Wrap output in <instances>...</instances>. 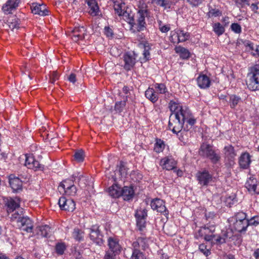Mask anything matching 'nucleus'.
Instances as JSON below:
<instances>
[{"label":"nucleus","instance_id":"28","mask_svg":"<svg viewBox=\"0 0 259 259\" xmlns=\"http://www.w3.org/2000/svg\"><path fill=\"white\" fill-rule=\"evenodd\" d=\"M135 194L133 186H124L122 188L121 196L124 200L128 201L133 199Z\"/></svg>","mask_w":259,"mask_h":259},{"label":"nucleus","instance_id":"20","mask_svg":"<svg viewBox=\"0 0 259 259\" xmlns=\"http://www.w3.org/2000/svg\"><path fill=\"white\" fill-rule=\"evenodd\" d=\"M141 236L138 237L137 240L132 243V247L145 250L149 246V239L145 236V233L141 234Z\"/></svg>","mask_w":259,"mask_h":259},{"label":"nucleus","instance_id":"35","mask_svg":"<svg viewBox=\"0 0 259 259\" xmlns=\"http://www.w3.org/2000/svg\"><path fill=\"white\" fill-rule=\"evenodd\" d=\"M84 232L78 228H75L72 233V237L74 239L78 242L82 241L84 239Z\"/></svg>","mask_w":259,"mask_h":259},{"label":"nucleus","instance_id":"4","mask_svg":"<svg viewBox=\"0 0 259 259\" xmlns=\"http://www.w3.org/2000/svg\"><path fill=\"white\" fill-rule=\"evenodd\" d=\"M138 19L137 23L134 25L136 26V28L138 31H142L145 30L146 28V23L145 21V18L148 15V7L146 3L144 2H140L138 5Z\"/></svg>","mask_w":259,"mask_h":259},{"label":"nucleus","instance_id":"21","mask_svg":"<svg viewBox=\"0 0 259 259\" xmlns=\"http://www.w3.org/2000/svg\"><path fill=\"white\" fill-rule=\"evenodd\" d=\"M21 0H8L3 5L2 10L5 14H9L15 10L21 3Z\"/></svg>","mask_w":259,"mask_h":259},{"label":"nucleus","instance_id":"34","mask_svg":"<svg viewBox=\"0 0 259 259\" xmlns=\"http://www.w3.org/2000/svg\"><path fill=\"white\" fill-rule=\"evenodd\" d=\"M51 228L48 225L41 226L37 227V234L42 237H49L51 233Z\"/></svg>","mask_w":259,"mask_h":259},{"label":"nucleus","instance_id":"54","mask_svg":"<svg viewBox=\"0 0 259 259\" xmlns=\"http://www.w3.org/2000/svg\"><path fill=\"white\" fill-rule=\"evenodd\" d=\"M222 15V12L219 9H211L208 13L209 17H217Z\"/></svg>","mask_w":259,"mask_h":259},{"label":"nucleus","instance_id":"5","mask_svg":"<svg viewBox=\"0 0 259 259\" xmlns=\"http://www.w3.org/2000/svg\"><path fill=\"white\" fill-rule=\"evenodd\" d=\"M199 154L203 157L209 159L214 164L217 163L220 159L219 154L215 152L213 146L206 143L201 144L199 150Z\"/></svg>","mask_w":259,"mask_h":259},{"label":"nucleus","instance_id":"50","mask_svg":"<svg viewBox=\"0 0 259 259\" xmlns=\"http://www.w3.org/2000/svg\"><path fill=\"white\" fill-rule=\"evenodd\" d=\"M199 249L206 256H208L211 253L210 247L209 246L208 247L204 243H202L199 245Z\"/></svg>","mask_w":259,"mask_h":259},{"label":"nucleus","instance_id":"58","mask_svg":"<svg viewBox=\"0 0 259 259\" xmlns=\"http://www.w3.org/2000/svg\"><path fill=\"white\" fill-rule=\"evenodd\" d=\"M231 30L235 33L240 34L242 31L241 26L237 23H232L231 25Z\"/></svg>","mask_w":259,"mask_h":259},{"label":"nucleus","instance_id":"6","mask_svg":"<svg viewBox=\"0 0 259 259\" xmlns=\"http://www.w3.org/2000/svg\"><path fill=\"white\" fill-rule=\"evenodd\" d=\"M250 71L252 76L247 83V87L252 91L259 90V60L250 68Z\"/></svg>","mask_w":259,"mask_h":259},{"label":"nucleus","instance_id":"41","mask_svg":"<svg viewBox=\"0 0 259 259\" xmlns=\"http://www.w3.org/2000/svg\"><path fill=\"white\" fill-rule=\"evenodd\" d=\"M137 221V226L138 229V230L140 231V234H143V233H146V219H136Z\"/></svg>","mask_w":259,"mask_h":259},{"label":"nucleus","instance_id":"53","mask_svg":"<svg viewBox=\"0 0 259 259\" xmlns=\"http://www.w3.org/2000/svg\"><path fill=\"white\" fill-rule=\"evenodd\" d=\"M114 4V9L115 12H119L122 6H124L125 3L123 0H111Z\"/></svg>","mask_w":259,"mask_h":259},{"label":"nucleus","instance_id":"29","mask_svg":"<svg viewBox=\"0 0 259 259\" xmlns=\"http://www.w3.org/2000/svg\"><path fill=\"white\" fill-rule=\"evenodd\" d=\"M198 85L201 89H206L210 85V78L206 75L200 74L197 78Z\"/></svg>","mask_w":259,"mask_h":259},{"label":"nucleus","instance_id":"62","mask_svg":"<svg viewBox=\"0 0 259 259\" xmlns=\"http://www.w3.org/2000/svg\"><path fill=\"white\" fill-rule=\"evenodd\" d=\"M215 243L217 244H221L225 243V237H222L221 235H216L215 237L213 238Z\"/></svg>","mask_w":259,"mask_h":259},{"label":"nucleus","instance_id":"1","mask_svg":"<svg viewBox=\"0 0 259 259\" xmlns=\"http://www.w3.org/2000/svg\"><path fill=\"white\" fill-rule=\"evenodd\" d=\"M168 107L175 117L178 118L184 123L187 122L191 127L196 123V119L187 106H182L178 101L171 100L168 103Z\"/></svg>","mask_w":259,"mask_h":259},{"label":"nucleus","instance_id":"45","mask_svg":"<svg viewBox=\"0 0 259 259\" xmlns=\"http://www.w3.org/2000/svg\"><path fill=\"white\" fill-rule=\"evenodd\" d=\"M147 217V211L145 209L140 208L138 209L135 213L136 219H146Z\"/></svg>","mask_w":259,"mask_h":259},{"label":"nucleus","instance_id":"30","mask_svg":"<svg viewBox=\"0 0 259 259\" xmlns=\"http://www.w3.org/2000/svg\"><path fill=\"white\" fill-rule=\"evenodd\" d=\"M175 51L182 59L187 60L190 57L191 54L189 51L183 47L177 46L175 48Z\"/></svg>","mask_w":259,"mask_h":259},{"label":"nucleus","instance_id":"60","mask_svg":"<svg viewBox=\"0 0 259 259\" xmlns=\"http://www.w3.org/2000/svg\"><path fill=\"white\" fill-rule=\"evenodd\" d=\"M250 0H235V3L239 8H243L246 6H249Z\"/></svg>","mask_w":259,"mask_h":259},{"label":"nucleus","instance_id":"12","mask_svg":"<svg viewBox=\"0 0 259 259\" xmlns=\"http://www.w3.org/2000/svg\"><path fill=\"white\" fill-rule=\"evenodd\" d=\"M58 204L61 210L72 212L75 208V203L72 199H66L61 197L59 199Z\"/></svg>","mask_w":259,"mask_h":259},{"label":"nucleus","instance_id":"26","mask_svg":"<svg viewBox=\"0 0 259 259\" xmlns=\"http://www.w3.org/2000/svg\"><path fill=\"white\" fill-rule=\"evenodd\" d=\"M251 156L248 152L242 153L239 160V165L242 168L247 169L251 163Z\"/></svg>","mask_w":259,"mask_h":259},{"label":"nucleus","instance_id":"9","mask_svg":"<svg viewBox=\"0 0 259 259\" xmlns=\"http://www.w3.org/2000/svg\"><path fill=\"white\" fill-rule=\"evenodd\" d=\"M184 124V122L181 120L175 117L173 114H170L168 122V127L174 133L178 134L180 133L182 134L183 132H182V128Z\"/></svg>","mask_w":259,"mask_h":259},{"label":"nucleus","instance_id":"46","mask_svg":"<svg viewBox=\"0 0 259 259\" xmlns=\"http://www.w3.org/2000/svg\"><path fill=\"white\" fill-rule=\"evenodd\" d=\"M248 46L251 51V53L252 56L259 57V45H254L253 43H249Z\"/></svg>","mask_w":259,"mask_h":259},{"label":"nucleus","instance_id":"55","mask_svg":"<svg viewBox=\"0 0 259 259\" xmlns=\"http://www.w3.org/2000/svg\"><path fill=\"white\" fill-rule=\"evenodd\" d=\"M77 188L76 186L72 187V188H69L68 190L65 191L64 192V194L69 196H74L76 195L77 193Z\"/></svg>","mask_w":259,"mask_h":259},{"label":"nucleus","instance_id":"24","mask_svg":"<svg viewBox=\"0 0 259 259\" xmlns=\"http://www.w3.org/2000/svg\"><path fill=\"white\" fill-rule=\"evenodd\" d=\"M245 187L250 193L259 194V182L256 179L250 178L245 183Z\"/></svg>","mask_w":259,"mask_h":259},{"label":"nucleus","instance_id":"49","mask_svg":"<svg viewBox=\"0 0 259 259\" xmlns=\"http://www.w3.org/2000/svg\"><path fill=\"white\" fill-rule=\"evenodd\" d=\"M130 177L134 182H139L143 178L142 175L138 170H133L130 174Z\"/></svg>","mask_w":259,"mask_h":259},{"label":"nucleus","instance_id":"19","mask_svg":"<svg viewBox=\"0 0 259 259\" xmlns=\"http://www.w3.org/2000/svg\"><path fill=\"white\" fill-rule=\"evenodd\" d=\"M71 32L72 39L74 41L77 42L84 38L87 33V28L84 26L75 27Z\"/></svg>","mask_w":259,"mask_h":259},{"label":"nucleus","instance_id":"47","mask_svg":"<svg viewBox=\"0 0 259 259\" xmlns=\"http://www.w3.org/2000/svg\"><path fill=\"white\" fill-rule=\"evenodd\" d=\"M73 156V160L78 163L83 162L84 159L83 152L82 150H78L75 152Z\"/></svg>","mask_w":259,"mask_h":259},{"label":"nucleus","instance_id":"2","mask_svg":"<svg viewBox=\"0 0 259 259\" xmlns=\"http://www.w3.org/2000/svg\"><path fill=\"white\" fill-rule=\"evenodd\" d=\"M246 217L247 214L245 212L239 211L230 218L228 221L231 229L239 233L245 232L248 227Z\"/></svg>","mask_w":259,"mask_h":259},{"label":"nucleus","instance_id":"42","mask_svg":"<svg viewBox=\"0 0 259 259\" xmlns=\"http://www.w3.org/2000/svg\"><path fill=\"white\" fill-rule=\"evenodd\" d=\"M212 28L213 31L218 36L223 34L225 30L224 27L219 22L214 23Z\"/></svg>","mask_w":259,"mask_h":259},{"label":"nucleus","instance_id":"23","mask_svg":"<svg viewBox=\"0 0 259 259\" xmlns=\"http://www.w3.org/2000/svg\"><path fill=\"white\" fill-rule=\"evenodd\" d=\"M9 184L13 192H18L22 190V181L13 175H11L9 177Z\"/></svg>","mask_w":259,"mask_h":259},{"label":"nucleus","instance_id":"61","mask_svg":"<svg viewBox=\"0 0 259 259\" xmlns=\"http://www.w3.org/2000/svg\"><path fill=\"white\" fill-rule=\"evenodd\" d=\"M150 47L149 45H146V44L144 45V51L143 53V55L144 57V59L145 61H148L149 60L150 57Z\"/></svg>","mask_w":259,"mask_h":259},{"label":"nucleus","instance_id":"36","mask_svg":"<svg viewBox=\"0 0 259 259\" xmlns=\"http://www.w3.org/2000/svg\"><path fill=\"white\" fill-rule=\"evenodd\" d=\"M75 186L74 181L71 179H66L63 181L59 187L60 192L62 191L64 192L65 191L68 190L69 188Z\"/></svg>","mask_w":259,"mask_h":259},{"label":"nucleus","instance_id":"38","mask_svg":"<svg viewBox=\"0 0 259 259\" xmlns=\"http://www.w3.org/2000/svg\"><path fill=\"white\" fill-rule=\"evenodd\" d=\"M155 141L154 151L157 153L163 152L165 147L164 142L159 138H156Z\"/></svg>","mask_w":259,"mask_h":259},{"label":"nucleus","instance_id":"56","mask_svg":"<svg viewBox=\"0 0 259 259\" xmlns=\"http://www.w3.org/2000/svg\"><path fill=\"white\" fill-rule=\"evenodd\" d=\"M159 29L161 32L165 33L170 30V25H163L161 21L158 22Z\"/></svg>","mask_w":259,"mask_h":259},{"label":"nucleus","instance_id":"22","mask_svg":"<svg viewBox=\"0 0 259 259\" xmlns=\"http://www.w3.org/2000/svg\"><path fill=\"white\" fill-rule=\"evenodd\" d=\"M18 226L21 230L31 233L33 228V222L28 217H25L21 218L18 223Z\"/></svg>","mask_w":259,"mask_h":259},{"label":"nucleus","instance_id":"52","mask_svg":"<svg viewBox=\"0 0 259 259\" xmlns=\"http://www.w3.org/2000/svg\"><path fill=\"white\" fill-rule=\"evenodd\" d=\"M128 168L125 166V163L123 161H120L119 168V171L120 173L121 177H126L127 175Z\"/></svg>","mask_w":259,"mask_h":259},{"label":"nucleus","instance_id":"63","mask_svg":"<svg viewBox=\"0 0 259 259\" xmlns=\"http://www.w3.org/2000/svg\"><path fill=\"white\" fill-rule=\"evenodd\" d=\"M250 7L254 13L259 14V2L251 4Z\"/></svg>","mask_w":259,"mask_h":259},{"label":"nucleus","instance_id":"18","mask_svg":"<svg viewBox=\"0 0 259 259\" xmlns=\"http://www.w3.org/2000/svg\"><path fill=\"white\" fill-rule=\"evenodd\" d=\"M196 178L198 183L202 186H207L212 180V176L206 170L198 172Z\"/></svg>","mask_w":259,"mask_h":259},{"label":"nucleus","instance_id":"37","mask_svg":"<svg viewBox=\"0 0 259 259\" xmlns=\"http://www.w3.org/2000/svg\"><path fill=\"white\" fill-rule=\"evenodd\" d=\"M66 244L62 241H59L56 243L55 246V252L58 255H62L64 254L65 250L67 249Z\"/></svg>","mask_w":259,"mask_h":259},{"label":"nucleus","instance_id":"44","mask_svg":"<svg viewBox=\"0 0 259 259\" xmlns=\"http://www.w3.org/2000/svg\"><path fill=\"white\" fill-rule=\"evenodd\" d=\"M179 33V42H183L186 41L189 38V34L183 30L178 29Z\"/></svg>","mask_w":259,"mask_h":259},{"label":"nucleus","instance_id":"32","mask_svg":"<svg viewBox=\"0 0 259 259\" xmlns=\"http://www.w3.org/2000/svg\"><path fill=\"white\" fill-rule=\"evenodd\" d=\"M224 153L225 157L231 161H233L236 156L234 148L231 145L225 147Z\"/></svg>","mask_w":259,"mask_h":259},{"label":"nucleus","instance_id":"40","mask_svg":"<svg viewBox=\"0 0 259 259\" xmlns=\"http://www.w3.org/2000/svg\"><path fill=\"white\" fill-rule=\"evenodd\" d=\"M131 259H146L145 254L138 248H133Z\"/></svg>","mask_w":259,"mask_h":259},{"label":"nucleus","instance_id":"11","mask_svg":"<svg viewBox=\"0 0 259 259\" xmlns=\"http://www.w3.org/2000/svg\"><path fill=\"white\" fill-rule=\"evenodd\" d=\"M90 238L93 242L98 245L103 244V235L98 225H93L90 229Z\"/></svg>","mask_w":259,"mask_h":259},{"label":"nucleus","instance_id":"25","mask_svg":"<svg viewBox=\"0 0 259 259\" xmlns=\"http://www.w3.org/2000/svg\"><path fill=\"white\" fill-rule=\"evenodd\" d=\"M89 6V13L92 16L100 15V11L98 3L96 0H85Z\"/></svg>","mask_w":259,"mask_h":259},{"label":"nucleus","instance_id":"7","mask_svg":"<svg viewBox=\"0 0 259 259\" xmlns=\"http://www.w3.org/2000/svg\"><path fill=\"white\" fill-rule=\"evenodd\" d=\"M120 59L121 66L127 71L131 70L136 63L135 56L128 52L124 53Z\"/></svg>","mask_w":259,"mask_h":259},{"label":"nucleus","instance_id":"48","mask_svg":"<svg viewBox=\"0 0 259 259\" xmlns=\"http://www.w3.org/2000/svg\"><path fill=\"white\" fill-rule=\"evenodd\" d=\"M178 29L170 32L169 39L173 44H179V33Z\"/></svg>","mask_w":259,"mask_h":259},{"label":"nucleus","instance_id":"51","mask_svg":"<svg viewBox=\"0 0 259 259\" xmlns=\"http://www.w3.org/2000/svg\"><path fill=\"white\" fill-rule=\"evenodd\" d=\"M127 101L124 100L123 101L116 102L114 106V109L118 112H121L126 105Z\"/></svg>","mask_w":259,"mask_h":259},{"label":"nucleus","instance_id":"3","mask_svg":"<svg viewBox=\"0 0 259 259\" xmlns=\"http://www.w3.org/2000/svg\"><path fill=\"white\" fill-rule=\"evenodd\" d=\"M167 93L168 91L164 83H155L146 90L145 96L152 103H155L158 101L159 95H165Z\"/></svg>","mask_w":259,"mask_h":259},{"label":"nucleus","instance_id":"13","mask_svg":"<svg viewBox=\"0 0 259 259\" xmlns=\"http://www.w3.org/2000/svg\"><path fill=\"white\" fill-rule=\"evenodd\" d=\"M25 165L27 168L32 169L35 171L42 170L44 168L39 161L36 160L32 154H25Z\"/></svg>","mask_w":259,"mask_h":259},{"label":"nucleus","instance_id":"57","mask_svg":"<svg viewBox=\"0 0 259 259\" xmlns=\"http://www.w3.org/2000/svg\"><path fill=\"white\" fill-rule=\"evenodd\" d=\"M247 222L249 226H257L259 224V216H254L250 218V219H247Z\"/></svg>","mask_w":259,"mask_h":259},{"label":"nucleus","instance_id":"14","mask_svg":"<svg viewBox=\"0 0 259 259\" xmlns=\"http://www.w3.org/2000/svg\"><path fill=\"white\" fill-rule=\"evenodd\" d=\"M162 169L167 170H174L177 167V162L172 156H165L162 158L159 163Z\"/></svg>","mask_w":259,"mask_h":259},{"label":"nucleus","instance_id":"31","mask_svg":"<svg viewBox=\"0 0 259 259\" xmlns=\"http://www.w3.org/2000/svg\"><path fill=\"white\" fill-rule=\"evenodd\" d=\"M122 188L120 187L116 184H114L110 186L108 188V193L109 195L113 198H118L121 196Z\"/></svg>","mask_w":259,"mask_h":259},{"label":"nucleus","instance_id":"16","mask_svg":"<svg viewBox=\"0 0 259 259\" xmlns=\"http://www.w3.org/2000/svg\"><path fill=\"white\" fill-rule=\"evenodd\" d=\"M151 206L153 210L163 213L165 216L168 215V211L165 207V202L162 199L156 198L152 200L151 202Z\"/></svg>","mask_w":259,"mask_h":259},{"label":"nucleus","instance_id":"17","mask_svg":"<svg viewBox=\"0 0 259 259\" xmlns=\"http://www.w3.org/2000/svg\"><path fill=\"white\" fill-rule=\"evenodd\" d=\"M31 10L34 14L41 16H48L50 14L47 6L43 4L33 3L31 5Z\"/></svg>","mask_w":259,"mask_h":259},{"label":"nucleus","instance_id":"59","mask_svg":"<svg viewBox=\"0 0 259 259\" xmlns=\"http://www.w3.org/2000/svg\"><path fill=\"white\" fill-rule=\"evenodd\" d=\"M59 78V74L57 71H53L50 75V82L54 84Z\"/></svg>","mask_w":259,"mask_h":259},{"label":"nucleus","instance_id":"43","mask_svg":"<svg viewBox=\"0 0 259 259\" xmlns=\"http://www.w3.org/2000/svg\"><path fill=\"white\" fill-rule=\"evenodd\" d=\"M241 98L235 95L230 97V106L231 108H235L238 103L241 101Z\"/></svg>","mask_w":259,"mask_h":259},{"label":"nucleus","instance_id":"39","mask_svg":"<svg viewBox=\"0 0 259 259\" xmlns=\"http://www.w3.org/2000/svg\"><path fill=\"white\" fill-rule=\"evenodd\" d=\"M150 3L162 7L164 9L170 8L171 6V3L168 0H150Z\"/></svg>","mask_w":259,"mask_h":259},{"label":"nucleus","instance_id":"64","mask_svg":"<svg viewBox=\"0 0 259 259\" xmlns=\"http://www.w3.org/2000/svg\"><path fill=\"white\" fill-rule=\"evenodd\" d=\"M117 255L112 252L110 253L109 252L106 251L104 259H115V256Z\"/></svg>","mask_w":259,"mask_h":259},{"label":"nucleus","instance_id":"33","mask_svg":"<svg viewBox=\"0 0 259 259\" xmlns=\"http://www.w3.org/2000/svg\"><path fill=\"white\" fill-rule=\"evenodd\" d=\"M11 215L10 218L11 221L12 222L16 221L17 223L20 222V221L21 220V218H24V209L22 208L19 207L18 208H17Z\"/></svg>","mask_w":259,"mask_h":259},{"label":"nucleus","instance_id":"15","mask_svg":"<svg viewBox=\"0 0 259 259\" xmlns=\"http://www.w3.org/2000/svg\"><path fill=\"white\" fill-rule=\"evenodd\" d=\"M5 206L8 214L14 212L20 207V200L19 198L7 197L4 199Z\"/></svg>","mask_w":259,"mask_h":259},{"label":"nucleus","instance_id":"10","mask_svg":"<svg viewBox=\"0 0 259 259\" xmlns=\"http://www.w3.org/2000/svg\"><path fill=\"white\" fill-rule=\"evenodd\" d=\"M107 245L108 249L106 251L117 255L120 253L122 249L119 240L116 237H109L107 239Z\"/></svg>","mask_w":259,"mask_h":259},{"label":"nucleus","instance_id":"27","mask_svg":"<svg viewBox=\"0 0 259 259\" xmlns=\"http://www.w3.org/2000/svg\"><path fill=\"white\" fill-rule=\"evenodd\" d=\"M201 231L204 232V238L207 241H212L215 237V235L213 234L215 232V226L214 225H210L207 227H204Z\"/></svg>","mask_w":259,"mask_h":259},{"label":"nucleus","instance_id":"8","mask_svg":"<svg viewBox=\"0 0 259 259\" xmlns=\"http://www.w3.org/2000/svg\"><path fill=\"white\" fill-rule=\"evenodd\" d=\"M118 16L121 17L124 20L127 22L132 27H134L135 24L134 20V13L131 9L126 8L125 4L122 6L119 12H115Z\"/></svg>","mask_w":259,"mask_h":259}]
</instances>
